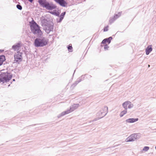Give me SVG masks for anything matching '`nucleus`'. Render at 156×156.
<instances>
[{
    "mask_svg": "<svg viewBox=\"0 0 156 156\" xmlns=\"http://www.w3.org/2000/svg\"><path fill=\"white\" fill-rule=\"evenodd\" d=\"M75 71H76V69L75 70H74V73H73V76Z\"/></svg>",
    "mask_w": 156,
    "mask_h": 156,
    "instance_id": "43",
    "label": "nucleus"
},
{
    "mask_svg": "<svg viewBox=\"0 0 156 156\" xmlns=\"http://www.w3.org/2000/svg\"><path fill=\"white\" fill-rule=\"evenodd\" d=\"M18 4L16 5V7L18 9L21 10L22 9V6L20 5L19 2H18Z\"/></svg>",
    "mask_w": 156,
    "mask_h": 156,
    "instance_id": "21",
    "label": "nucleus"
},
{
    "mask_svg": "<svg viewBox=\"0 0 156 156\" xmlns=\"http://www.w3.org/2000/svg\"><path fill=\"white\" fill-rule=\"evenodd\" d=\"M51 14L57 16H59V13L57 12L56 10H54L53 11H51L49 12Z\"/></svg>",
    "mask_w": 156,
    "mask_h": 156,
    "instance_id": "16",
    "label": "nucleus"
},
{
    "mask_svg": "<svg viewBox=\"0 0 156 156\" xmlns=\"http://www.w3.org/2000/svg\"><path fill=\"white\" fill-rule=\"evenodd\" d=\"M155 149L156 150V146H155Z\"/></svg>",
    "mask_w": 156,
    "mask_h": 156,
    "instance_id": "49",
    "label": "nucleus"
},
{
    "mask_svg": "<svg viewBox=\"0 0 156 156\" xmlns=\"http://www.w3.org/2000/svg\"><path fill=\"white\" fill-rule=\"evenodd\" d=\"M55 2L62 7H67L68 3L65 0H57Z\"/></svg>",
    "mask_w": 156,
    "mask_h": 156,
    "instance_id": "10",
    "label": "nucleus"
},
{
    "mask_svg": "<svg viewBox=\"0 0 156 156\" xmlns=\"http://www.w3.org/2000/svg\"><path fill=\"white\" fill-rule=\"evenodd\" d=\"M90 77H91L92 76H90Z\"/></svg>",
    "mask_w": 156,
    "mask_h": 156,
    "instance_id": "48",
    "label": "nucleus"
},
{
    "mask_svg": "<svg viewBox=\"0 0 156 156\" xmlns=\"http://www.w3.org/2000/svg\"><path fill=\"white\" fill-rule=\"evenodd\" d=\"M52 21V19L49 18H44L41 21V25L43 27L44 30L47 34L53 31L54 23Z\"/></svg>",
    "mask_w": 156,
    "mask_h": 156,
    "instance_id": "1",
    "label": "nucleus"
},
{
    "mask_svg": "<svg viewBox=\"0 0 156 156\" xmlns=\"http://www.w3.org/2000/svg\"><path fill=\"white\" fill-rule=\"evenodd\" d=\"M80 105L79 104H74L73 105L70 107V109L67 110L66 111L62 112L61 113L59 114L57 116L58 118L64 116V115L68 114L73 111H74L75 110L77 109Z\"/></svg>",
    "mask_w": 156,
    "mask_h": 156,
    "instance_id": "5",
    "label": "nucleus"
},
{
    "mask_svg": "<svg viewBox=\"0 0 156 156\" xmlns=\"http://www.w3.org/2000/svg\"><path fill=\"white\" fill-rule=\"evenodd\" d=\"M23 51L24 52L26 55L27 56V52L25 51Z\"/></svg>",
    "mask_w": 156,
    "mask_h": 156,
    "instance_id": "41",
    "label": "nucleus"
},
{
    "mask_svg": "<svg viewBox=\"0 0 156 156\" xmlns=\"http://www.w3.org/2000/svg\"><path fill=\"white\" fill-rule=\"evenodd\" d=\"M4 51V50L3 49H0V52H2Z\"/></svg>",
    "mask_w": 156,
    "mask_h": 156,
    "instance_id": "40",
    "label": "nucleus"
},
{
    "mask_svg": "<svg viewBox=\"0 0 156 156\" xmlns=\"http://www.w3.org/2000/svg\"><path fill=\"white\" fill-rule=\"evenodd\" d=\"M128 108L130 109L133 108V104H132L131 102L129 101H128Z\"/></svg>",
    "mask_w": 156,
    "mask_h": 156,
    "instance_id": "22",
    "label": "nucleus"
},
{
    "mask_svg": "<svg viewBox=\"0 0 156 156\" xmlns=\"http://www.w3.org/2000/svg\"><path fill=\"white\" fill-rule=\"evenodd\" d=\"M55 2H56V1L57 0H54Z\"/></svg>",
    "mask_w": 156,
    "mask_h": 156,
    "instance_id": "47",
    "label": "nucleus"
},
{
    "mask_svg": "<svg viewBox=\"0 0 156 156\" xmlns=\"http://www.w3.org/2000/svg\"><path fill=\"white\" fill-rule=\"evenodd\" d=\"M116 20L113 17L112 18H110V19L109 20V23L110 24H111L112 23H113V22L115 20Z\"/></svg>",
    "mask_w": 156,
    "mask_h": 156,
    "instance_id": "25",
    "label": "nucleus"
},
{
    "mask_svg": "<svg viewBox=\"0 0 156 156\" xmlns=\"http://www.w3.org/2000/svg\"><path fill=\"white\" fill-rule=\"evenodd\" d=\"M67 48L68 51L70 52L73 51V47L71 44H70L67 46Z\"/></svg>",
    "mask_w": 156,
    "mask_h": 156,
    "instance_id": "18",
    "label": "nucleus"
},
{
    "mask_svg": "<svg viewBox=\"0 0 156 156\" xmlns=\"http://www.w3.org/2000/svg\"><path fill=\"white\" fill-rule=\"evenodd\" d=\"M113 38L112 37H110L108 38H105V39H106V42L107 43L109 44L111 42V41L112 39Z\"/></svg>",
    "mask_w": 156,
    "mask_h": 156,
    "instance_id": "20",
    "label": "nucleus"
},
{
    "mask_svg": "<svg viewBox=\"0 0 156 156\" xmlns=\"http://www.w3.org/2000/svg\"><path fill=\"white\" fill-rule=\"evenodd\" d=\"M106 39H103L101 43V47H102L103 46V45H102V44H106V43H107V42H106Z\"/></svg>",
    "mask_w": 156,
    "mask_h": 156,
    "instance_id": "23",
    "label": "nucleus"
},
{
    "mask_svg": "<svg viewBox=\"0 0 156 156\" xmlns=\"http://www.w3.org/2000/svg\"><path fill=\"white\" fill-rule=\"evenodd\" d=\"M23 54V52H22L18 51L17 52V53H16L14 55V61L18 63L21 62L23 60V58L22 57V55Z\"/></svg>",
    "mask_w": 156,
    "mask_h": 156,
    "instance_id": "7",
    "label": "nucleus"
},
{
    "mask_svg": "<svg viewBox=\"0 0 156 156\" xmlns=\"http://www.w3.org/2000/svg\"><path fill=\"white\" fill-rule=\"evenodd\" d=\"M140 137V133H133L128 137L126 140V142H133L139 139Z\"/></svg>",
    "mask_w": 156,
    "mask_h": 156,
    "instance_id": "6",
    "label": "nucleus"
},
{
    "mask_svg": "<svg viewBox=\"0 0 156 156\" xmlns=\"http://www.w3.org/2000/svg\"><path fill=\"white\" fill-rule=\"evenodd\" d=\"M105 113L103 114H100V115H98V113H97V116H99V117L102 116L103 115H104Z\"/></svg>",
    "mask_w": 156,
    "mask_h": 156,
    "instance_id": "37",
    "label": "nucleus"
},
{
    "mask_svg": "<svg viewBox=\"0 0 156 156\" xmlns=\"http://www.w3.org/2000/svg\"><path fill=\"white\" fill-rule=\"evenodd\" d=\"M47 1L46 0H38V2L41 6L44 7Z\"/></svg>",
    "mask_w": 156,
    "mask_h": 156,
    "instance_id": "14",
    "label": "nucleus"
},
{
    "mask_svg": "<svg viewBox=\"0 0 156 156\" xmlns=\"http://www.w3.org/2000/svg\"><path fill=\"white\" fill-rule=\"evenodd\" d=\"M12 80V81H15V79H13Z\"/></svg>",
    "mask_w": 156,
    "mask_h": 156,
    "instance_id": "44",
    "label": "nucleus"
},
{
    "mask_svg": "<svg viewBox=\"0 0 156 156\" xmlns=\"http://www.w3.org/2000/svg\"><path fill=\"white\" fill-rule=\"evenodd\" d=\"M108 25L105 27L103 29V31L104 32H106L108 31Z\"/></svg>",
    "mask_w": 156,
    "mask_h": 156,
    "instance_id": "28",
    "label": "nucleus"
},
{
    "mask_svg": "<svg viewBox=\"0 0 156 156\" xmlns=\"http://www.w3.org/2000/svg\"><path fill=\"white\" fill-rule=\"evenodd\" d=\"M150 147L148 146H145L143 149V150L145 151H147L149 149Z\"/></svg>",
    "mask_w": 156,
    "mask_h": 156,
    "instance_id": "27",
    "label": "nucleus"
},
{
    "mask_svg": "<svg viewBox=\"0 0 156 156\" xmlns=\"http://www.w3.org/2000/svg\"><path fill=\"white\" fill-rule=\"evenodd\" d=\"M40 124H33V125H30L29 126H35V125H40Z\"/></svg>",
    "mask_w": 156,
    "mask_h": 156,
    "instance_id": "38",
    "label": "nucleus"
},
{
    "mask_svg": "<svg viewBox=\"0 0 156 156\" xmlns=\"http://www.w3.org/2000/svg\"><path fill=\"white\" fill-rule=\"evenodd\" d=\"M152 50V45H149L145 49L146 55H148Z\"/></svg>",
    "mask_w": 156,
    "mask_h": 156,
    "instance_id": "12",
    "label": "nucleus"
},
{
    "mask_svg": "<svg viewBox=\"0 0 156 156\" xmlns=\"http://www.w3.org/2000/svg\"><path fill=\"white\" fill-rule=\"evenodd\" d=\"M138 120V118H129L126 120L125 121L127 123H133Z\"/></svg>",
    "mask_w": 156,
    "mask_h": 156,
    "instance_id": "13",
    "label": "nucleus"
},
{
    "mask_svg": "<svg viewBox=\"0 0 156 156\" xmlns=\"http://www.w3.org/2000/svg\"><path fill=\"white\" fill-rule=\"evenodd\" d=\"M127 112V110H124L123 111H122L119 115L120 116L122 117L123 116V115L126 114Z\"/></svg>",
    "mask_w": 156,
    "mask_h": 156,
    "instance_id": "19",
    "label": "nucleus"
},
{
    "mask_svg": "<svg viewBox=\"0 0 156 156\" xmlns=\"http://www.w3.org/2000/svg\"><path fill=\"white\" fill-rule=\"evenodd\" d=\"M150 66V65H148V67H149Z\"/></svg>",
    "mask_w": 156,
    "mask_h": 156,
    "instance_id": "45",
    "label": "nucleus"
},
{
    "mask_svg": "<svg viewBox=\"0 0 156 156\" xmlns=\"http://www.w3.org/2000/svg\"><path fill=\"white\" fill-rule=\"evenodd\" d=\"M114 18L115 19H117V18H118L119 17V16L117 15V14H115L113 16Z\"/></svg>",
    "mask_w": 156,
    "mask_h": 156,
    "instance_id": "32",
    "label": "nucleus"
},
{
    "mask_svg": "<svg viewBox=\"0 0 156 156\" xmlns=\"http://www.w3.org/2000/svg\"><path fill=\"white\" fill-rule=\"evenodd\" d=\"M128 101H126L123 103L122 104V106L124 108L125 110H127V105L128 104Z\"/></svg>",
    "mask_w": 156,
    "mask_h": 156,
    "instance_id": "17",
    "label": "nucleus"
},
{
    "mask_svg": "<svg viewBox=\"0 0 156 156\" xmlns=\"http://www.w3.org/2000/svg\"><path fill=\"white\" fill-rule=\"evenodd\" d=\"M10 86V84H9V85H8V87H9V86Z\"/></svg>",
    "mask_w": 156,
    "mask_h": 156,
    "instance_id": "46",
    "label": "nucleus"
},
{
    "mask_svg": "<svg viewBox=\"0 0 156 156\" xmlns=\"http://www.w3.org/2000/svg\"><path fill=\"white\" fill-rule=\"evenodd\" d=\"M108 112V107L106 106H104L102 110H101L98 113V115H100V114H103L105 113L102 116L103 117L105 116Z\"/></svg>",
    "mask_w": 156,
    "mask_h": 156,
    "instance_id": "9",
    "label": "nucleus"
},
{
    "mask_svg": "<svg viewBox=\"0 0 156 156\" xmlns=\"http://www.w3.org/2000/svg\"><path fill=\"white\" fill-rule=\"evenodd\" d=\"M34 40V45L36 47H43L47 45L48 43V39L44 37L37 36Z\"/></svg>",
    "mask_w": 156,
    "mask_h": 156,
    "instance_id": "3",
    "label": "nucleus"
},
{
    "mask_svg": "<svg viewBox=\"0 0 156 156\" xmlns=\"http://www.w3.org/2000/svg\"><path fill=\"white\" fill-rule=\"evenodd\" d=\"M63 19L60 17L59 19H57V22L58 23H61Z\"/></svg>",
    "mask_w": 156,
    "mask_h": 156,
    "instance_id": "31",
    "label": "nucleus"
},
{
    "mask_svg": "<svg viewBox=\"0 0 156 156\" xmlns=\"http://www.w3.org/2000/svg\"><path fill=\"white\" fill-rule=\"evenodd\" d=\"M86 74H85L84 75H82L80 77L81 79H83V80L84 79V76Z\"/></svg>",
    "mask_w": 156,
    "mask_h": 156,
    "instance_id": "35",
    "label": "nucleus"
},
{
    "mask_svg": "<svg viewBox=\"0 0 156 156\" xmlns=\"http://www.w3.org/2000/svg\"><path fill=\"white\" fill-rule=\"evenodd\" d=\"M82 80H83V79H81L80 77H79L77 79L76 81H77V82L79 83V82H80Z\"/></svg>",
    "mask_w": 156,
    "mask_h": 156,
    "instance_id": "34",
    "label": "nucleus"
},
{
    "mask_svg": "<svg viewBox=\"0 0 156 156\" xmlns=\"http://www.w3.org/2000/svg\"><path fill=\"white\" fill-rule=\"evenodd\" d=\"M78 82L76 81H75V82L72 85L71 87H72L73 88L76 85L78 84Z\"/></svg>",
    "mask_w": 156,
    "mask_h": 156,
    "instance_id": "26",
    "label": "nucleus"
},
{
    "mask_svg": "<svg viewBox=\"0 0 156 156\" xmlns=\"http://www.w3.org/2000/svg\"><path fill=\"white\" fill-rule=\"evenodd\" d=\"M14 2H15L16 3H17L16 2V0H13Z\"/></svg>",
    "mask_w": 156,
    "mask_h": 156,
    "instance_id": "42",
    "label": "nucleus"
},
{
    "mask_svg": "<svg viewBox=\"0 0 156 156\" xmlns=\"http://www.w3.org/2000/svg\"><path fill=\"white\" fill-rule=\"evenodd\" d=\"M66 14V12H62L60 14V17L63 19L65 16Z\"/></svg>",
    "mask_w": 156,
    "mask_h": 156,
    "instance_id": "24",
    "label": "nucleus"
},
{
    "mask_svg": "<svg viewBox=\"0 0 156 156\" xmlns=\"http://www.w3.org/2000/svg\"><path fill=\"white\" fill-rule=\"evenodd\" d=\"M33 0H28V1L31 3H32L33 2Z\"/></svg>",
    "mask_w": 156,
    "mask_h": 156,
    "instance_id": "39",
    "label": "nucleus"
},
{
    "mask_svg": "<svg viewBox=\"0 0 156 156\" xmlns=\"http://www.w3.org/2000/svg\"><path fill=\"white\" fill-rule=\"evenodd\" d=\"M12 74L8 71L1 72L0 74V83H4L8 82L12 79Z\"/></svg>",
    "mask_w": 156,
    "mask_h": 156,
    "instance_id": "4",
    "label": "nucleus"
},
{
    "mask_svg": "<svg viewBox=\"0 0 156 156\" xmlns=\"http://www.w3.org/2000/svg\"><path fill=\"white\" fill-rule=\"evenodd\" d=\"M82 80H83V79H81L80 77H79L77 79L76 81H77V82L79 83V82H80Z\"/></svg>",
    "mask_w": 156,
    "mask_h": 156,
    "instance_id": "33",
    "label": "nucleus"
},
{
    "mask_svg": "<svg viewBox=\"0 0 156 156\" xmlns=\"http://www.w3.org/2000/svg\"><path fill=\"white\" fill-rule=\"evenodd\" d=\"M30 26L31 32L37 36H41L43 33L40 29L41 27L34 20L30 22Z\"/></svg>",
    "mask_w": 156,
    "mask_h": 156,
    "instance_id": "2",
    "label": "nucleus"
},
{
    "mask_svg": "<svg viewBox=\"0 0 156 156\" xmlns=\"http://www.w3.org/2000/svg\"><path fill=\"white\" fill-rule=\"evenodd\" d=\"M104 49L105 50H108V48H109V47L107 44H106L104 45Z\"/></svg>",
    "mask_w": 156,
    "mask_h": 156,
    "instance_id": "29",
    "label": "nucleus"
},
{
    "mask_svg": "<svg viewBox=\"0 0 156 156\" xmlns=\"http://www.w3.org/2000/svg\"><path fill=\"white\" fill-rule=\"evenodd\" d=\"M103 118V117L102 116H100V117H99L97 118H95V119H94L92 121L93 122L94 121H96L98 120H99L102 118Z\"/></svg>",
    "mask_w": 156,
    "mask_h": 156,
    "instance_id": "30",
    "label": "nucleus"
},
{
    "mask_svg": "<svg viewBox=\"0 0 156 156\" xmlns=\"http://www.w3.org/2000/svg\"><path fill=\"white\" fill-rule=\"evenodd\" d=\"M44 7L47 10H51L55 9L57 8V6L52 2H49L47 1Z\"/></svg>",
    "mask_w": 156,
    "mask_h": 156,
    "instance_id": "8",
    "label": "nucleus"
},
{
    "mask_svg": "<svg viewBox=\"0 0 156 156\" xmlns=\"http://www.w3.org/2000/svg\"><path fill=\"white\" fill-rule=\"evenodd\" d=\"M22 46V43L21 41H19L18 42L16 43L12 46V49L14 51H18Z\"/></svg>",
    "mask_w": 156,
    "mask_h": 156,
    "instance_id": "11",
    "label": "nucleus"
},
{
    "mask_svg": "<svg viewBox=\"0 0 156 156\" xmlns=\"http://www.w3.org/2000/svg\"><path fill=\"white\" fill-rule=\"evenodd\" d=\"M122 13V12H119L117 14L118 16H119V17L121 16Z\"/></svg>",
    "mask_w": 156,
    "mask_h": 156,
    "instance_id": "36",
    "label": "nucleus"
},
{
    "mask_svg": "<svg viewBox=\"0 0 156 156\" xmlns=\"http://www.w3.org/2000/svg\"><path fill=\"white\" fill-rule=\"evenodd\" d=\"M5 60V57L4 55H0V66L3 64V62Z\"/></svg>",
    "mask_w": 156,
    "mask_h": 156,
    "instance_id": "15",
    "label": "nucleus"
}]
</instances>
